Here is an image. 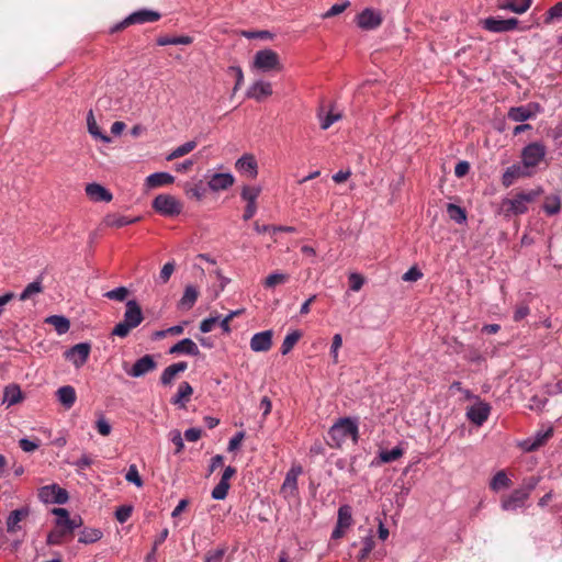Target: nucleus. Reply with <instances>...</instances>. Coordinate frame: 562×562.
Wrapping results in <instances>:
<instances>
[{"instance_id": "nucleus-1", "label": "nucleus", "mask_w": 562, "mask_h": 562, "mask_svg": "<svg viewBox=\"0 0 562 562\" xmlns=\"http://www.w3.org/2000/svg\"><path fill=\"white\" fill-rule=\"evenodd\" d=\"M359 431L356 420L350 417L339 418L328 430L327 443L331 448H340L347 439L358 442Z\"/></svg>"}, {"instance_id": "nucleus-2", "label": "nucleus", "mask_w": 562, "mask_h": 562, "mask_svg": "<svg viewBox=\"0 0 562 562\" xmlns=\"http://www.w3.org/2000/svg\"><path fill=\"white\" fill-rule=\"evenodd\" d=\"M151 207L162 216L173 217L182 212L183 203L171 194L161 193L153 200Z\"/></svg>"}, {"instance_id": "nucleus-3", "label": "nucleus", "mask_w": 562, "mask_h": 562, "mask_svg": "<svg viewBox=\"0 0 562 562\" xmlns=\"http://www.w3.org/2000/svg\"><path fill=\"white\" fill-rule=\"evenodd\" d=\"M82 525L80 516H76L72 519H57L56 528L52 530L47 536V544H60L63 539L67 536H72L74 530Z\"/></svg>"}, {"instance_id": "nucleus-4", "label": "nucleus", "mask_w": 562, "mask_h": 562, "mask_svg": "<svg viewBox=\"0 0 562 562\" xmlns=\"http://www.w3.org/2000/svg\"><path fill=\"white\" fill-rule=\"evenodd\" d=\"M161 18L160 13L149 9H142L133 12L120 23L111 27V33L121 32L133 24H144L148 22H156Z\"/></svg>"}, {"instance_id": "nucleus-5", "label": "nucleus", "mask_w": 562, "mask_h": 562, "mask_svg": "<svg viewBox=\"0 0 562 562\" xmlns=\"http://www.w3.org/2000/svg\"><path fill=\"white\" fill-rule=\"evenodd\" d=\"M538 193L536 191L521 192L504 201L507 214L520 215L528 211V203L535 201Z\"/></svg>"}, {"instance_id": "nucleus-6", "label": "nucleus", "mask_w": 562, "mask_h": 562, "mask_svg": "<svg viewBox=\"0 0 562 562\" xmlns=\"http://www.w3.org/2000/svg\"><path fill=\"white\" fill-rule=\"evenodd\" d=\"M254 67L265 72L282 69L279 55L272 49L258 50L254 58Z\"/></svg>"}, {"instance_id": "nucleus-7", "label": "nucleus", "mask_w": 562, "mask_h": 562, "mask_svg": "<svg viewBox=\"0 0 562 562\" xmlns=\"http://www.w3.org/2000/svg\"><path fill=\"white\" fill-rule=\"evenodd\" d=\"M38 497L47 504H65L69 498L68 492L57 484L41 487L38 490Z\"/></svg>"}, {"instance_id": "nucleus-8", "label": "nucleus", "mask_w": 562, "mask_h": 562, "mask_svg": "<svg viewBox=\"0 0 562 562\" xmlns=\"http://www.w3.org/2000/svg\"><path fill=\"white\" fill-rule=\"evenodd\" d=\"M482 26L493 33H505L517 29L519 21L516 18L499 19L490 16L481 21Z\"/></svg>"}, {"instance_id": "nucleus-9", "label": "nucleus", "mask_w": 562, "mask_h": 562, "mask_svg": "<svg viewBox=\"0 0 562 562\" xmlns=\"http://www.w3.org/2000/svg\"><path fill=\"white\" fill-rule=\"evenodd\" d=\"M261 189L259 187H250L245 186L241 190L240 196L244 201L247 202L245 207L243 218L244 221H249L254 217L257 212V199L260 195Z\"/></svg>"}, {"instance_id": "nucleus-10", "label": "nucleus", "mask_w": 562, "mask_h": 562, "mask_svg": "<svg viewBox=\"0 0 562 562\" xmlns=\"http://www.w3.org/2000/svg\"><path fill=\"white\" fill-rule=\"evenodd\" d=\"M382 15L379 11L367 8L357 15V24L363 30H374L382 24Z\"/></svg>"}, {"instance_id": "nucleus-11", "label": "nucleus", "mask_w": 562, "mask_h": 562, "mask_svg": "<svg viewBox=\"0 0 562 562\" xmlns=\"http://www.w3.org/2000/svg\"><path fill=\"white\" fill-rule=\"evenodd\" d=\"M546 155V147L540 143H532L525 147L522 161L526 167L537 166Z\"/></svg>"}, {"instance_id": "nucleus-12", "label": "nucleus", "mask_w": 562, "mask_h": 562, "mask_svg": "<svg viewBox=\"0 0 562 562\" xmlns=\"http://www.w3.org/2000/svg\"><path fill=\"white\" fill-rule=\"evenodd\" d=\"M491 413V405L486 402L479 401L474 405L470 406L467 411L468 419L476 425L481 426L488 418Z\"/></svg>"}, {"instance_id": "nucleus-13", "label": "nucleus", "mask_w": 562, "mask_h": 562, "mask_svg": "<svg viewBox=\"0 0 562 562\" xmlns=\"http://www.w3.org/2000/svg\"><path fill=\"white\" fill-rule=\"evenodd\" d=\"M207 178V186L212 191L227 190L235 182L234 176L229 172L213 173Z\"/></svg>"}, {"instance_id": "nucleus-14", "label": "nucleus", "mask_w": 562, "mask_h": 562, "mask_svg": "<svg viewBox=\"0 0 562 562\" xmlns=\"http://www.w3.org/2000/svg\"><path fill=\"white\" fill-rule=\"evenodd\" d=\"M302 473V467H292L284 479L281 486V492L285 495L294 496L297 492V477Z\"/></svg>"}, {"instance_id": "nucleus-15", "label": "nucleus", "mask_w": 562, "mask_h": 562, "mask_svg": "<svg viewBox=\"0 0 562 562\" xmlns=\"http://www.w3.org/2000/svg\"><path fill=\"white\" fill-rule=\"evenodd\" d=\"M529 495L521 488L514 490L508 496L503 498L502 507L505 510H514L521 507Z\"/></svg>"}, {"instance_id": "nucleus-16", "label": "nucleus", "mask_w": 562, "mask_h": 562, "mask_svg": "<svg viewBox=\"0 0 562 562\" xmlns=\"http://www.w3.org/2000/svg\"><path fill=\"white\" fill-rule=\"evenodd\" d=\"M553 435V429L550 427L546 431H538L535 437L526 439L521 447L527 452H532L542 447Z\"/></svg>"}, {"instance_id": "nucleus-17", "label": "nucleus", "mask_w": 562, "mask_h": 562, "mask_svg": "<svg viewBox=\"0 0 562 562\" xmlns=\"http://www.w3.org/2000/svg\"><path fill=\"white\" fill-rule=\"evenodd\" d=\"M235 168L243 173H247L251 179L258 175V164L254 155L245 154L235 164Z\"/></svg>"}, {"instance_id": "nucleus-18", "label": "nucleus", "mask_w": 562, "mask_h": 562, "mask_svg": "<svg viewBox=\"0 0 562 562\" xmlns=\"http://www.w3.org/2000/svg\"><path fill=\"white\" fill-rule=\"evenodd\" d=\"M143 321L142 308L138 303L134 300H131L126 303V310L124 313L123 322L128 324L130 327H137Z\"/></svg>"}, {"instance_id": "nucleus-19", "label": "nucleus", "mask_w": 562, "mask_h": 562, "mask_svg": "<svg viewBox=\"0 0 562 562\" xmlns=\"http://www.w3.org/2000/svg\"><path fill=\"white\" fill-rule=\"evenodd\" d=\"M272 330L257 333L250 340L252 351H268L272 346Z\"/></svg>"}, {"instance_id": "nucleus-20", "label": "nucleus", "mask_w": 562, "mask_h": 562, "mask_svg": "<svg viewBox=\"0 0 562 562\" xmlns=\"http://www.w3.org/2000/svg\"><path fill=\"white\" fill-rule=\"evenodd\" d=\"M86 194L94 202H110L112 193L99 183H90L86 187Z\"/></svg>"}, {"instance_id": "nucleus-21", "label": "nucleus", "mask_w": 562, "mask_h": 562, "mask_svg": "<svg viewBox=\"0 0 562 562\" xmlns=\"http://www.w3.org/2000/svg\"><path fill=\"white\" fill-rule=\"evenodd\" d=\"M155 367H156V363L153 360V358L150 356L146 355L145 357L138 359L134 363L132 369L127 372L130 375L138 378V376H142V375L146 374L147 372L154 370Z\"/></svg>"}, {"instance_id": "nucleus-22", "label": "nucleus", "mask_w": 562, "mask_h": 562, "mask_svg": "<svg viewBox=\"0 0 562 562\" xmlns=\"http://www.w3.org/2000/svg\"><path fill=\"white\" fill-rule=\"evenodd\" d=\"M30 514V510L27 507H22L19 509H15L11 512L7 519V531L9 533H14L21 529V526L19 525L20 521H22L24 518H26Z\"/></svg>"}, {"instance_id": "nucleus-23", "label": "nucleus", "mask_w": 562, "mask_h": 562, "mask_svg": "<svg viewBox=\"0 0 562 562\" xmlns=\"http://www.w3.org/2000/svg\"><path fill=\"white\" fill-rule=\"evenodd\" d=\"M58 402L66 408L69 409L74 406L77 395L76 391L71 385H64L56 391Z\"/></svg>"}, {"instance_id": "nucleus-24", "label": "nucleus", "mask_w": 562, "mask_h": 562, "mask_svg": "<svg viewBox=\"0 0 562 562\" xmlns=\"http://www.w3.org/2000/svg\"><path fill=\"white\" fill-rule=\"evenodd\" d=\"M272 94V88L269 82L257 81L247 91V97L261 101L263 98Z\"/></svg>"}, {"instance_id": "nucleus-25", "label": "nucleus", "mask_w": 562, "mask_h": 562, "mask_svg": "<svg viewBox=\"0 0 562 562\" xmlns=\"http://www.w3.org/2000/svg\"><path fill=\"white\" fill-rule=\"evenodd\" d=\"M193 389L190 385V383L186 381L181 382L177 394L171 398V403L183 408L186 407V404L190 401Z\"/></svg>"}, {"instance_id": "nucleus-26", "label": "nucleus", "mask_w": 562, "mask_h": 562, "mask_svg": "<svg viewBox=\"0 0 562 562\" xmlns=\"http://www.w3.org/2000/svg\"><path fill=\"white\" fill-rule=\"evenodd\" d=\"M175 177L168 172H155L146 178V184L149 188H159L173 183Z\"/></svg>"}, {"instance_id": "nucleus-27", "label": "nucleus", "mask_w": 562, "mask_h": 562, "mask_svg": "<svg viewBox=\"0 0 562 562\" xmlns=\"http://www.w3.org/2000/svg\"><path fill=\"white\" fill-rule=\"evenodd\" d=\"M531 3L532 0H504V2L498 4V8L522 14L530 8Z\"/></svg>"}, {"instance_id": "nucleus-28", "label": "nucleus", "mask_w": 562, "mask_h": 562, "mask_svg": "<svg viewBox=\"0 0 562 562\" xmlns=\"http://www.w3.org/2000/svg\"><path fill=\"white\" fill-rule=\"evenodd\" d=\"M187 369L186 362H178L167 367L160 378V381L164 385H169L176 375L180 372H183Z\"/></svg>"}, {"instance_id": "nucleus-29", "label": "nucleus", "mask_w": 562, "mask_h": 562, "mask_svg": "<svg viewBox=\"0 0 562 562\" xmlns=\"http://www.w3.org/2000/svg\"><path fill=\"white\" fill-rule=\"evenodd\" d=\"M137 221H138V217L128 218L126 216H123V215H120V214H116V213L108 214L104 217V224L106 226L115 227V228H121L123 226L133 224V223H135Z\"/></svg>"}, {"instance_id": "nucleus-30", "label": "nucleus", "mask_w": 562, "mask_h": 562, "mask_svg": "<svg viewBox=\"0 0 562 562\" xmlns=\"http://www.w3.org/2000/svg\"><path fill=\"white\" fill-rule=\"evenodd\" d=\"M87 127H88V132L94 137V138H100L102 142L104 143H110L111 142V138L103 134L100 130V127L98 126L97 124V121L94 119V114H93V111L90 110L88 112V115H87Z\"/></svg>"}, {"instance_id": "nucleus-31", "label": "nucleus", "mask_w": 562, "mask_h": 562, "mask_svg": "<svg viewBox=\"0 0 562 562\" xmlns=\"http://www.w3.org/2000/svg\"><path fill=\"white\" fill-rule=\"evenodd\" d=\"M532 116H533V112L530 109V105L516 106V108H512L508 111V119H510L515 122H524V121L529 120Z\"/></svg>"}, {"instance_id": "nucleus-32", "label": "nucleus", "mask_w": 562, "mask_h": 562, "mask_svg": "<svg viewBox=\"0 0 562 562\" xmlns=\"http://www.w3.org/2000/svg\"><path fill=\"white\" fill-rule=\"evenodd\" d=\"M524 175V170L518 165H513L508 167L502 178V183L504 187H510L517 179H519Z\"/></svg>"}, {"instance_id": "nucleus-33", "label": "nucleus", "mask_w": 562, "mask_h": 562, "mask_svg": "<svg viewBox=\"0 0 562 562\" xmlns=\"http://www.w3.org/2000/svg\"><path fill=\"white\" fill-rule=\"evenodd\" d=\"M22 400V392L19 385L11 384L4 389L3 393V403H7L8 406L18 404Z\"/></svg>"}, {"instance_id": "nucleus-34", "label": "nucleus", "mask_w": 562, "mask_h": 562, "mask_svg": "<svg viewBox=\"0 0 562 562\" xmlns=\"http://www.w3.org/2000/svg\"><path fill=\"white\" fill-rule=\"evenodd\" d=\"M199 296L198 290L193 285H187L184 293L180 300L182 307L190 310L195 304Z\"/></svg>"}, {"instance_id": "nucleus-35", "label": "nucleus", "mask_w": 562, "mask_h": 562, "mask_svg": "<svg viewBox=\"0 0 562 562\" xmlns=\"http://www.w3.org/2000/svg\"><path fill=\"white\" fill-rule=\"evenodd\" d=\"M196 146H198V143L195 140L187 142V143L178 146L177 148H175L167 156V160L171 161V160H175L177 158L183 157V156L188 155L189 153H191Z\"/></svg>"}, {"instance_id": "nucleus-36", "label": "nucleus", "mask_w": 562, "mask_h": 562, "mask_svg": "<svg viewBox=\"0 0 562 562\" xmlns=\"http://www.w3.org/2000/svg\"><path fill=\"white\" fill-rule=\"evenodd\" d=\"M42 280H43V277L40 276L35 281L27 284L25 286V289L22 291V293L20 294V300L26 301V300L31 299L33 295L43 292Z\"/></svg>"}, {"instance_id": "nucleus-37", "label": "nucleus", "mask_w": 562, "mask_h": 562, "mask_svg": "<svg viewBox=\"0 0 562 562\" xmlns=\"http://www.w3.org/2000/svg\"><path fill=\"white\" fill-rule=\"evenodd\" d=\"M193 42L191 36L182 35V36H160L157 38V44L159 46L166 45H190Z\"/></svg>"}, {"instance_id": "nucleus-38", "label": "nucleus", "mask_w": 562, "mask_h": 562, "mask_svg": "<svg viewBox=\"0 0 562 562\" xmlns=\"http://www.w3.org/2000/svg\"><path fill=\"white\" fill-rule=\"evenodd\" d=\"M102 538V531L97 528H85L79 536L80 543L90 544L99 541Z\"/></svg>"}, {"instance_id": "nucleus-39", "label": "nucleus", "mask_w": 562, "mask_h": 562, "mask_svg": "<svg viewBox=\"0 0 562 562\" xmlns=\"http://www.w3.org/2000/svg\"><path fill=\"white\" fill-rule=\"evenodd\" d=\"M512 485L510 479L507 476L505 471H498L492 479L490 487L497 492L502 488H507Z\"/></svg>"}, {"instance_id": "nucleus-40", "label": "nucleus", "mask_w": 562, "mask_h": 562, "mask_svg": "<svg viewBox=\"0 0 562 562\" xmlns=\"http://www.w3.org/2000/svg\"><path fill=\"white\" fill-rule=\"evenodd\" d=\"M46 323L52 325L59 335L67 333L70 327L69 321L66 317L58 315L49 316L46 319Z\"/></svg>"}, {"instance_id": "nucleus-41", "label": "nucleus", "mask_w": 562, "mask_h": 562, "mask_svg": "<svg viewBox=\"0 0 562 562\" xmlns=\"http://www.w3.org/2000/svg\"><path fill=\"white\" fill-rule=\"evenodd\" d=\"M543 210L548 215H554L561 210V200L559 195L551 194L546 196L543 202Z\"/></svg>"}, {"instance_id": "nucleus-42", "label": "nucleus", "mask_w": 562, "mask_h": 562, "mask_svg": "<svg viewBox=\"0 0 562 562\" xmlns=\"http://www.w3.org/2000/svg\"><path fill=\"white\" fill-rule=\"evenodd\" d=\"M447 213L449 217L458 224H463L467 221L465 210L453 203L447 205Z\"/></svg>"}, {"instance_id": "nucleus-43", "label": "nucleus", "mask_w": 562, "mask_h": 562, "mask_svg": "<svg viewBox=\"0 0 562 562\" xmlns=\"http://www.w3.org/2000/svg\"><path fill=\"white\" fill-rule=\"evenodd\" d=\"M352 522V512L349 505H342L338 509L337 525L348 529Z\"/></svg>"}, {"instance_id": "nucleus-44", "label": "nucleus", "mask_w": 562, "mask_h": 562, "mask_svg": "<svg viewBox=\"0 0 562 562\" xmlns=\"http://www.w3.org/2000/svg\"><path fill=\"white\" fill-rule=\"evenodd\" d=\"M290 279V276L286 274V273H271L269 274L265 281H263V285L265 288H274L279 284H283L285 282H288Z\"/></svg>"}, {"instance_id": "nucleus-45", "label": "nucleus", "mask_w": 562, "mask_h": 562, "mask_svg": "<svg viewBox=\"0 0 562 562\" xmlns=\"http://www.w3.org/2000/svg\"><path fill=\"white\" fill-rule=\"evenodd\" d=\"M301 337L302 333L300 330H293L292 333L288 334L281 346V351H291L301 339Z\"/></svg>"}, {"instance_id": "nucleus-46", "label": "nucleus", "mask_w": 562, "mask_h": 562, "mask_svg": "<svg viewBox=\"0 0 562 562\" xmlns=\"http://www.w3.org/2000/svg\"><path fill=\"white\" fill-rule=\"evenodd\" d=\"M402 456L403 449L400 447H395L392 450L381 451L379 458L383 463H390L400 459Z\"/></svg>"}, {"instance_id": "nucleus-47", "label": "nucleus", "mask_w": 562, "mask_h": 562, "mask_svg": "<svg viewBox=\"0 0 562 562\" xmlns=\"http://www.w3.org/2000/svg\"><path fill=\"white\" fill-rule=\"evenodd\" d=\"M375 546L374 539L372 536L366 537L363 540V547L360 550L357 559L359 562H363L370 554V552L373 550Z\"/></svg>"}, {"instance_id": "nucleus-48", "label": "nucleus", "mask_w": 562, "mask_h": 562, "mask_svg": "<svg viewBox=\"0 0 562 562\" xmlns=\"http://www.w3.org/2000/svg\"><path fill=\"white\" fill-rule=\"evenodd\" d=\"M227 551L226 547H221L215 550H210L204 557V562H222Z\"/></svg>"}, {"instance_id": "nucleus-49", "label": "nucleus", "mask_w": 562, "mask_h": 562, "mask_svg": "<svg viewBox=\"0 0 562 562\" xmlns=\"http://www.w3.org/2000/svg\"><path fill=\"white\" fill-rule=\"evenodd\" d=\"M128 295V290L125 286H120L114 290L108 291L104 293V296L109 300H114L119 302H123L126 300Z\"/></svg>"}, {"instance_id": "nucleus-50", "label": "nucleus", "mask_w": 562, "mask_h": 562, "mask_svg": "<svg viewBox=\"0 0 562 562\" xmlns=\"http://www.w3.org/2000/svg\"><path fill=\"white\" fill-rule=\"evenodd\" d=\"M65 357L76 369H79L88 361L89 353H65Z\"/></svg>"}, {"instance_id": "nucleus-51", "label": "nucleus", "mask_w": 562, "mask_h": 562, "mask_svg": "<svg viewBox=\"0 0 562 562\" xmlns=\"http://www.w3.org/2000/svg\"><path fill=\"white\" fill-rule=\"evenodd\" d=\"M169 351H198V349L194 341L186 338L173 345Z\"/></svg>"}, {"instance_id": "nucleus-52", "label": "nucleus", "mask_w": 562, "mask_h": 562, "mask_svg": "<svg viewBox=\"0 0 562 562\" xmlns=\"http://www.w3.org/2000/svg\"><path fill=\"white\" fill-rule=\"evenodd\" d=\"M321 119V128L328 130L335 122L340 120L341 115L339 113H333L331 111L327 113L325 116L322 113L318 114Z\"/></svg>"}, {"instance_id": "nucleus-53", "label": "nucleus", "mask_w": 562, "mask_h": 562, "mask_svg": "<svg viewBox=\"0 0 562 562\" xmlns=\"http://www.w3.org/2000/svg\"><path fill=\"white\" fill-rule=\"evenodd\" d=\"M125 479L126 481L135 484L137 487H142L144 484L135 464L130 465Z\"/></svg>"}, {"instance_id": "nucleus-54", "label": "nucleus", "mask_w": 562, "mask_h": 562, "mask_svg": "<svg viewBox=\"0 0 562 562\" xmlns=\"http://www.w3.org/2000/svg\"><path fill=\"white\" fill-rule=\"evenodd\" d=\"M350 5L349 1L342 3H335L331 8L323 14L324 19L333 18L342 13Z\"/></svg>"}, {"instance_id": "nucleus-55", "label": "nucleus", "mask_w": 562, "mask_h": 562, "mask_svg": "<svg viewBox=\"0 0 562 562\" xmlns=\"http://www.w3.org/2000/svg\"><path fill=\"white\" fill-rule=\"evenodd\" d=\"M175 268H176V265L173 261H169V262L165 263L159 273V281L164 284L167 283L169 281L171 274L173 273Z\"/></svg>"}, {"instance_id": "nucleus-56", "label": "nucleus", "mask_w": 562, "mask_h": 562, "mask_svg": "<svg viewBox=\"0 0 562 562\" xmlns=\"http://www.w3.org/2000/svg\"><path fill=\"white\" fill-rule=\"evenodd\" d=\"M218 323H220V315L205 318L200 324V330L202 333H209V331L213 330L215 328V326H217Z\"/></svg>"}, {"instance_id": "nucleus-57", "label": "nucleus", "mask_w": 562, "mask_h": 562, "mask_svg": "<svg viewBox=\"0 0 562 562\" xmlns=\"http://www.w3.org/2000/svg\"><path fill=\"white\" fill-rule=\"evenodd\" d=\"M530 314V308L527 304H519L516 306L513 315L514 322H520L525 319Z\"/></svg>"}, {"instance_id": "nucleus-58", "label": "nucleus", "mask_w": 562, "mask_h": 562, "mask_svg": "<svg viewBox=\"0 0 562 562\" xmlns=\"http://www.w3.org/2000/svg\"><path fill=\"white\" fill-rule=\"evenodd\" d=\"M95 427L102 436H109L111 434L112 427L103 415H100L97 419Z\"/></svg>"}, {"instance_id": "nucleus-59", "label": "nucleus", "mask_w": 562, "mask_h": 562, "mask_svg": "<svg viewBox=\"0 0 562 562\" xmlns=\"http://www.w3.org/2000/svg\"><path fill=\"white\" fill-rule=\"evenodd\" d=\"M547 402H548L547 397H544V396L540 397L538 395H533L530 398V403H529L528 407L531 411L542 412V409L546 406Z\"/></svg>"}, {"instance_id": "nucleus-60", "label": "nucleus", "mask_w": 562, "mask_h": 562, "mask_svg": "<svg viewBox=\"0 0 562 562\" xmlns=\"http://www.w3.org/2000/svg\"><path fill=\"white\" fill-rule=\"evenodd\" d=\"M132 506L130 505H123V506H120L116 510H115V518L120 521V522H125L132 515Z\"/></svg>"}, {"instance_id": "nucleus-61", "label": "nucleus", "mask_w": 562, "mask_h": 562, "mask_svg": "<svg viewBox=\"0 0 562 562\" xmlns=\"http://www.w3.org/2000/svg\"><path fill=\"white\" fill-rule=\"evenodd\" d=\"M422 278H423V273L417 267H412L402 277V279L406 282H416Z\"/></svg>"}, {"instance_id": "nucleus-62", "label": "nucleus", "mask_w": 562, "mask_h": 562, "mask_svg": "<svg viewBox=\"0 0 562 562\" xmlns=\"http://www.w3.org/2000/svg\"><path fill=\"white\" fill-rule=\"evenodd\" d=\"M562 18V1L554 4L547 12L546 23H550L553 19Z\"/></svg>"}, {"instance_id": "nucleus-63", "label": "nucleus", "mask_w": 562, "mask_h": 562, "mask_svg": "<svg viewBox=\"0 0 562 562\" xmlns=\"http://www.w3.org/2000/svg\"><path fill=\"white\" fill-rule=\"evenodd\" d=\"M187 193L196 200H201L205 195V189L202 187V182H200L187 189Z\"/></svg>"}, {"instance_id": "nucleus-64", "label": "nucleus", "mask_w": 562, "mask_h": 562, "mask_svg": "<svg viewBox=\"0 0 562 562\" xmlns=\"http://www.w3.org/2000/svg\"><path fill=\"white\" fill-rule=\"evenodd\" d=\"M133 329V327H130V325L125 322H120L112 330V335L119 336V337H125L128 335V333Z\"/></svg>"}]
</instances>
